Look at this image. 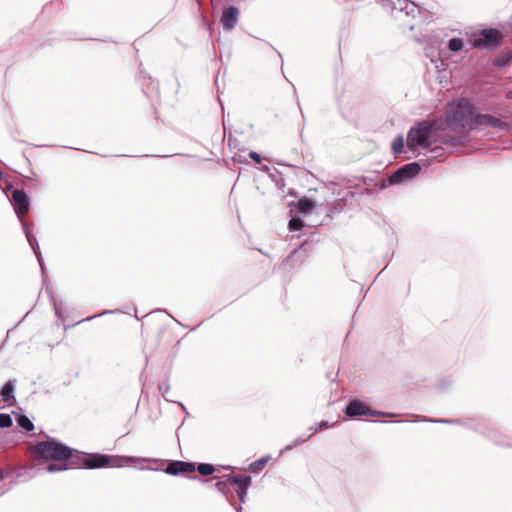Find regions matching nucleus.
I'll return each instance as SVG.
<instances>
[{"mask_svg": "<svg viewBox=\"0 0 512 512\" xmlns=\"http://www.w3.org/2000/svg\"><path fill=\"white\" fill-rule=\"evenodd\" d=\"M448 48L452 52H458L463 48V41L460 38H451L448 42Z\"/></svg>", "mask_w": 512, "mask_h": 512, "instance_id": "b1692460", "label": "nucleus"}, {"mask_svg": "<svg viewBox=\"0 0 512 512\" xmlns=\"http://www.w3.org/2000/svg\"><path fill=\"white\" fill-rule=\"evenodd\" d=\"M142 78L143 80L147 79L149 81L147 87L143 88L144 93L148 96L156 95L158 93V82L153 80L151 77H147L143 73Z\"/></svg>", "mask_w": 512, "mask_h": 512, "instance_id": "dca6fc26", "label": "nucleus"}, {"mask_svg": "<svg viewBox=\"0 0 512 512\" xmlns=\"http://www.w3.org/2000/svg\"><path fill=\"white\" fill-rule=\"evenodd\" d=\"M158 388L162 392L163 396H165L170 387L168 383H161L159 384Z\"/></svg>", "mask_w": 512, "mask_h": 512, "instance_id": "473e14b6", "label": "nucleus"}, {"mask_svg": "<svg viewBox=\"0 0 512 512\" xmlns=\"http://www.w3.org/2000/svg\"><path fill=\"white\" fill-rule=\"evenodd\" d=\"M178 404L180 405V407H181L184 411H186V407L183 405V403L179 402Z\"/></svg>", "mask_w": 512, "mask_h": 512, "instance_id": "c03bdc74", "label": "nucleus"}, {"mask_svg": "<svg viewBox=\"0 0 512 512\" xmlns=\"http://www.w3.org/2000/svg\"><path fill=\"white\" fill-rule=\"evenodd\" d=\"M67 469H68V465L67 464L50 463L46 467V471L49 472V473L61 472V471H65Z\"/></svg>", "mask_w": 512, "mask_h": 512, "instance_id": "393cba45", "label": "nucleus"}, {"mask_svg": "<svg viewBox=\"0 0 512 512\" xmlns=\"http://www.w3.org/2000/svg\"><path fill=\"white\" fill-rule=\"evenodd\" d=\"M503 34L498 29L489 28L483 29L480 32V37L472 41V46L475 48L492 47L495 48L502 43Z\"/></svg>", "mask_w": 512, "mask_h": 512, "instance_id": "0eeeda50", "label": "nucleus"}, {"mask_svg": "<svg viewBox=\"0 0 512 512\" xmlns=\"http://www.w3.org/2000/svg\"><path fill=\"white\" fill-rule=\"evenodd\" d=\"M392 151L395 154H400L404 150V137L402 135L396 136L391 144Z\"/></svg>", "mask_w": 512, "mask_h": 512, "instance_id": "f3484780", "label": "nucleus"}, {"mask_svg": "<svg viewBox=\"0 0 512 512\" xmlns=\"http://www.w3.org/2000/svg\"><path fill=\"white\" fill-rule=\"evenodd\" d=\"M228 485H229V483L227 481V478L225 477L224 480L218 481L216 483V488H217V490L219 492H221L222 494L226 495Z\"/></svg>", "mask_w": 512, "mask_h": 512, "instance_id": "cd10ccee", "label": "nucleus"}, {"mask_svg": "<svg viewBox=\"0 0 512 512\" xmlns=\"http://www.w3.org/2000/svg\"><path fill=\"white\" fill-rule=\"evenodd\" d=\"M82 456H87V453L79 452L77 450L72 449L71 456L67 458L66 460H69L68 469H77V468H85L86 469V458H83Z\"/></svg>", "mask_w": 512, "mask_h": 512, "instance_id": "ddd939ff", "label": "nucleus"}, {"mask_svg": "<svg viewBox=\"0 0 512 512\" xmlns=\"http://www.w3.org/2000/svg\"><path fill=\"white\" fill-rule=\"evenodd\" d=\"M442 151H443V149L440 148V147H436V148L431 150V152H433L436 156H441L442 155Z\"/></svg>", "mask_w": 512, "mask_h": 512, "instance_id": "e433bc0d", "label": "nucleus"}, {"mask_svg": "<svg viewBox=\"0 0 512 512\" xmlns=\"http://www.w3.org/2000/svg\"><path fill=\"white\" fill-rule=\"evenodd\" d=\"M111 312H112V311H108V310H106V311H104V312H103V313H101V314L94 315V316H91V317H87L86 319H83L82 321H89V320H92V319H94V318H96V317H98V316H101V315H104V314H108V313H111Z\"/></svg>", "mask_w": 512, "mask_h": 512, "instance_id": "c9c22d12", "label": "nucleus"}, {"mask_svg": "<svg viewBox=\"0 0 512 512\" xmlns=\"http://www.w3.org/2000/svg\"><path fill=\"white\" fill-rule=\"evenodd\" d=\"M240 11L236 6H229L223 10L221 15V25L224 30H232L238 22Z\"/></svg>", "mask_w": 512, "mask_h": 512, "instance_id": "9d476101", "label": "nucleus"}, {"mask_svg": "<svg viewBox=\"0 0 512 512\" xmlns=\"http://www.w3.org/2000/svg\"><path fill=\"white\" fill-rule=\"evenodd\" d=\"M433 128L434 124L428 121H421L412 126L407 133L406 144L408 149L414 151L416 147L429 148Z\"/></svg>", "mask_w": 512, "mask_h": 512, "instance_id": "7ed1b4c3", "label": "nucleus"}, {"mask_svg": "<svg viewBox=\"0 0 512 512\" xmlns=\"http://www.w3.org/2000/svg\"><path fill=\"white\" fill-rule=\"evenodd\" d=\"M16 421L18 425L25 429L26 431L30 432L34 429V424L31 422V420L25 416V415H19L16 418Z\"/></svg>", "mask_w": 512, "mask_h": 512, "instance_id": "a211bd4d", "label": "nucleus"}, {"mask_svg": "<svg viewBox=\"0 0 512 512\" xmlns=\"http://www.w3.org/2000/svg\"><path fill=\"white\" fill-rule=\"evenodd\" d=\"M344 413L351 418H355L358 416H385V417H391L393 414L391 413H384L377 410H372L369 408L366 404H364L360 400H352L349 402V404L345 407Z\"/></svg>", "mask_w": 512, "mask_h": 512, "instance_id": "423d86ee", "label": "nucleus"}, {"mask_svg": "<svg viewBox=\"0 0 512 512\" xmlns=\"http://www.w3.org/2000/svg\"><path fill=\"white\" fill-rule=\"evenodd\" d=\"M72 448L64 445L54 438L37 443L33 447V454L37 460L61 461L71 456Z\"/></svg>", "mask_w": 512, "mask_h": 512, "instance_id": "f03ea898", "label": "nucleus"}, {"mask_svg": "<svg viewBox=\"0 0 512 512\" xmlns=\"http://www.w3.org/2000/svg\"><path fill=\"white\" fill-rule=\"evenodd\" d=\"M442 143L449 146H457V137L445 135L442 138Z\"/></svg>", "mask_w": 512, "mask_h": 512, "instance_id": "c85d7f7f", "label": "nucleus"}, {"mask_svg": "<svg viewBox=\"0 0 512 512\" xmlns=\"http://www.w3.org/2000/svg\"><path fill=\"white\" fill-rule=\"evenodd\" d=\"M54 309H55V314L60 318L61 317V312H60V309L57 307V305L54 303Z\"/></svg>", "mask_w": 512, "mask_h": 512, "instance_id": "ea45409f", "label": "nucleus"}, {"mask_svg": "<svg viewBox=\"0 0 512 512\" xmlns=\"http://www.w3.org/2000/svg\"><path fill=\"white\" fill-rule=\"evenodd\" d=\"M420 171L421 166L418 162L408 163L393 172L387 182L389 185L401 184L416 177Z\"/></svg>", "mask_w": 512, "mask_h": 512, "instance_id": "39448f33", "label": "nucleus"}, {"mask_svg": "<svg viewBox=\"0 0 512 512\" xmlns=\"http://www.w3.org/2000/svg\"><path fill=\"white\" fill-rule=\"evenodd\" d=\"M446 125L453 131L478 130L481 126H489L501 131H508L510 125L490 114H480L466 99L451 103L445 114Z\"/></svg>", "mask_w": 512, "mask_h": 512, "instance_id": "f257e3e1", "label": "nucleus"}, {"mask_svg": "<svg viewBox=\"0 0 512 512\" xmlns=\"http://www.w3.org/2000/svg\"><path fill=\"white\" fill-rule=\"evenodd\" d=\"M196 469L201 475L204 476L211 475L215 472L214 466L208 463H201L196 467Z\"/></svg>", "mask_w": 512, "mask_h": 512, "instance_id": "5701e85b", "label": "nucleus"}, {"mask_svg": "<svg viewBox=\"0 0 512 512\" xmlns=\"http://www.w3.org/2000/svg\"><path fill=\"white\" fill-rule=\"evenodd\" d=\"M313 207H314L313 202L306 198L299 200L298 204H297V208H298L299 212H301V213H309V212H311Z\"/></svg>", "mask_w": 512, "mask_h": 512, "instance_id": "6ab92c4d", "label": "nucleus"}, {"mask_svg": "<svg viewBox=\"0 0 512 512\" xmlns=\"http://www.w3.org/2000/svg\"><path fill=\"white\" fill-rule=\"evenodd\" d=\"M506 97L508 99H512V90L508 91L507 94H506Z\"/></svg>", "mask_w": 512, "mask_h": 512, "instance_id": "37998d69", "label": "nucleus"}, {"mask_svg": "<svg viewBox=\"0 0 512 512\" xmlns=\"http://www.w3.org/2000/svg\"><path fill=\"white\" fill-rule=\"evenodd\" d=\"M458 145H466L469 142L467 135L457 136Z\"/></svg>", "mask_w": 512, "mask_h": 512, "instance_id": "2f4dec72", "label": "nucleus"}, {"mask_svg": "<svg viewBox=\"0 0 512 512\" xmlns=\"http://www.w3.org/2000/svg\"><path fill=\"white\" fill-rule=\"evenodd\" d=\"M237 512H241L242 511V507L239 506L238 508H236Z\"/></svg>", "mask_w": 512, "mask_h": 512, "instance_id": "a18cd8bd", "label": "nucleus"}, {"mask_svg": "<svg viewBox=\"0 0 512 512\" xmlns=\"http://www.w3.org/2000/svg\"><path fill=\"white\" fill-rule=\"evenodd\" d=\"M11 201L14 206L15 213L19 218L20 222L23 221L24 215L29 211V199L23 190L15 189L12 191Z\"/></svg>", "mask_w": 512, "mask_h": 512, "instance_id": "6e6552de", "label": "nucleus"}, {"mask_svg": "<svg viewBox=\"0 0 512 512\" xmlns=\"http://www.w3.org/2000/svg\"><path fill=\"white\" fill-rule=\"evenodd\" d=\"M249 156H250L251 159L255 160L256 162H258V163L261 162V156L257 152L251 151L249 153Z\"/></svg>", "mask_w": 512, "mask_h": 512, "instance_id": "72a5a7b5", "label": "nucleus"}, {"mask_svg": "<svg viewBox=\"0 0 512 512\" xmlns=\"http://www.w3.org/2000/svg\"><path fill=\"white\" fill-rule=\"evenodd\" d=\"M310 438V435H301L299 437H297L294 441V445H300V444H303L305 443L308 439Z\"/></svg>", "mask_w": 512, "mask_h": 512, "instance_id": "7c9ffc66", "label": "nucleus"}, {"mask_svg": "<svg viewBox=\"0 0 512 512\" xmlns=\"http://www.w3.org/2000/svg\"><path fill=\"white\" fill-rule=\"evenodd\" d=\"M21 226H22L23 232L26 236V239H27L30 247L32 248V250L34 251V253L37 257L39 265H40L41 269L43 270L42 254L40 252L37 239L33 234V226L34 225H33V223L27 224L25 221H21Z\"/></svg>", "mask_w": 512, "mask_h": 512, "instance_id": "9b49d317", "label": "nucleus"}, {"mask_svg": "<svg viewBox=\"0 0 512 512\" xmlns=\"http://www.w3.org/2000/svg\"><path fill=\"white\" fill-rule=\"evenodd\" d=\"M268 461H269L268 456L262 457L256 461L252 462L249 465V469L253 472L259 471L265 467V465L267 464Z\"/></svg>", "mask_w": 512, "mask_h": 512, "instance_id": "4be33fe9", "label": "nucleus"}, {"mask_svg": "<svg viewBox=\"0 0 512 512\" xmlns=\"http://www.w3.org/2000/svg\"><path fill=\"white\" fill-rule=\"evenodd\" d=\"M14 390H15V382L8 381L7 383H5L0 391L2 400L5 402H8L12 398H14Z\"/></svg>", "mask_w": 512, "mask_h": 512, "instance_id": "4468645a", "label": "nucleus"}, {"mask_svg": "<svg viewBox=\"0 0 512 512\" xmlns=\"http://www.w3.org/2000/svg\"><path fill=\"white\" fill-rule=\"evenodd\" d=\"M387 3L393 11L402 12L406 16L415 17L419 12L417 5L410 0H387Z\"/></svg>", "mask_w": 512, "mask_h": 512, "instance_id": "1a4fd4ad", "label": "nucleus"}, {"mask_svg": "<svg viewBox=\"0 0 512 512\" xmlns=\"http://www.w3.org/2000/svg\"><path fill=\"white\" fill-rule=\"evenodd\" d=\"M297 253V250H294L287 258H286V261H289L291 259V257Z\"/></svg>", "mask_w": 512, "mask_h": 512, "instance_id": "79ce46f5", "label": "nucleus"}, {"mask_svg": "<svg viewBox=\"0 0 512 512\" xmlns=\"http://www.w3.org/2000/svg\"><path fill=\"white\" fill-rule=\"evenodd\" d=\"M424 421L427 422H434V423H448V424H454L458 423V420H448V419H424Z\"/></svg>", "mask_w": 512, "mask_h": 512, "instance_id": "c756f323", "label": "nucleus"}, {"mask_svg": "<svg viewBox=\"0 0 512 512\" xmlns=\"http://www.w3.org/2000/svg\"><path fill=\"white\" fill-rule=\"evenodd\" d=\"M251 481H252V478L251 476H247V479L245 481V483H243L242 486H239V487H236L235 489V492L239 498V501L241 503H244L245 502V497H246V494L248 492V489L251 485Z\"/></svg>", "mask_w": 512, "mask_h": 512, "instance_id": "2eb2a0df", "label": "nucleus"}, {"mask_svg": "<svg viewBox=\"0 0 512 512\" xmlns=\"http://www.w3.org/2000/svg\"><path fill=\"white\" fill-rule=\"evenodd\" d=\"M304 226V223L301 219H298V218H292L290 221H289V229L291 231H297V230H300L302 229Z\"/></svg>", "mask_w": 512, "mask_h": 512, "instance_id": "bb28decb", "label": "nucleus"}, {"mask_svg": "<svg viewBox=\"0 0 512 512\" xmlns=\"http://www.w3.org/2000/svg\"><path fill=\"white\" fill-rule=\"evenodd\" d=\"M297 445H294V442L292 444H289L287 445L284 449L281 450V453L285 452V451H289L291 449H293L294 447H296Z\"/></svg>", "mask_w": 512, "mask_h": 512, "instance_id": "58836bf2", "label": "nucleus"}, {"mask_svg": "<svg viewBox=\"0 0 512 512\" xmlns=\"http://www.w3.org/2000/svg\"><path fill=\"white\" fill-rule=\"evenodd\" d=\"M316 425H317V427H318V430H319V429H327V428L331 427V425L329 424V422H328V421H321V422H319V423H318V424H316Z\"/></svg>", "mask_w": 512, "mask_h": 512, "instance_id": "f704fd0d", "label": "nucleus"}, {"mask_svg": "<svg viewBox=\"0 0 512 512\" xmlns=\"http://www.w3.org/2000/svg\"><path fill=\"white\" fill-rule=\"evenodd\" d=\"M13 421L9 414L0 413V428H8L12 426Z\"/></svg>", "mask_w": 512, "mask_h": 512, "instance_id": "a878e982", "label": "nucleus"}, {"mask_svg": "<svg viewBox=\"0 0 512 512\" xmlns=\"http://www.w3.org/2000/svg\"><path fill=\"white\" fill-rule=\"evenodd\" d=\"M260 170L263 171V172H269L270 168L267 165H263V166L260 167Z\"/></svg>", "mask_w": 512, "mask_h": 512, "instance_id": "a19ab883", "label": "nucleus"}, {"mask_svg": "<svg viewBox=\"0 0 512 512\" xmlns=\"http://www.w3.org/2000/svg\"><path fill=\"white\" fill-rule=\"evenodd\" d=\"M247 476L248 475L243 476L240 474H236V475H226L225 477L227 478L229 485L234 484L237 487H239V486H242L243 483H245Z\"/></svg>", "mask_w": 512, "mask_h": 512, "instance_id": "aec40b11", "label": "nucleus"}, {"mask_svg": "<svg viewBox=\"0 0 512 512\" xmlns=\"http://www.w3.org/2000/svg\"><path fill=\"white\" fill-rule=\"evenodd\" d=\"M196 466L192 462L185 461H172L164 469V472L169 475L177 476L180 474L194 472Z\"/></svg>", "mask_w": 512, "mask_h": 512, "instance_id": "f8f14e48", "label": "nucleus"}, {"mask_svg": "<svg viewBox=\"0 0 512 512\" xmlns=\"http://www.w3.org/2000/svg\"><path fill=\"white\" fill-rule=\"evenodd\" d=\"M317 431H318V427H317V425L311 426V427H309V434H308V435H310V437H311V436H312V435H314Z\"/></svg>", "mask_w": 512, "mask_h": 512, "instance_id": "4c0bfd02", "label": "nucleus"}, {"mask_svg": "<svg viewBox=\"0 0 512 512\" xmlns=\"http://www.w3.org/2000/svg\"><path fill=\"white\" fill-rule=\"evenodd\" d=\"M86 458V469H99L105 467H123L130 462L140 461L139 458L135 457H117V456H109L105 454L98 453H87V456H82ZM141 461H151L150 459H141Z\"/></svg>", "mask_w": 512, "mask_h": 512, "instance_id": "20e7f679", "label": "nucleus"}, {"mask_svg": "<svg viewBox=\"0 0 512 512\" xmlns=\"http://www.w3.org/2000/svg\"><path fill=\"white\" fill-rule=\"evenodd\" d=\"M3 478V472L0 470V481L2 480Z\"/></svg>", "mask_w": 512, "mask_h": 512, "instance_id": "49530a36", "label": "nucleus"}, {"mask_svg": "<svg viewBox=\"0 0 512 512\" xmlns=\"http://www.w3.org/2000/svg\"><path fill=\"white\" fill-rule=\"evenodd\" d=\"M512 59V52H507L505 55L498 56L493 60V64L497 67L506 66Z\"/></svg>", "mask_w": 512, "mask_h": 512, "instance_id": "412c9836", "label": "nucleus"}]
</instances>
